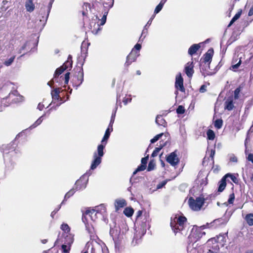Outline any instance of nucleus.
Segmentation results:
<instances>
[{
    "mask_svg": "<svg viewBox=\"0 0 253 253\" xmlns=\"http://www.w3.org/2000/svg\"><path fill=\"white\" fill-rule=\"evenodd\" d=\"M155 164L152 161H150L148 164V166L147 168V170L150 171L153 170L155 168Z\"/></svg>",
    "mask_w": 253,
    "mask_h": 253,
    "instance_id": "obj_42",
    "label": "nucleus"
},
{
    "mask_svg": "<svg viewBox=\"0 0 253 253\" xmlns=\"http://www.w3.org/2000/svg\"><path fill=\"white\" fill-rule=\"evenodd\" d=\"M224 177H225L226 180L227 178L230 177V179L232 180V181L234 182V183H236L238 182V179L237 177L233 174L227 173L224 176Z\"/></svg>",
    "mask_w": 253,
    "mask_h": 253,
    "instance_id": "obj_34",
    "label": "nucleus"
},
{
    "mask_svg": "<svg viewBox=\"0 0 253 253\" xmlns=\"http://www.w3.org/2000/svg\"><path fill=\"white\" fill-rule=\"evenodd\" d=\"M111 127H108L106 129L105 134L101 140V144L97 147V152L93 153V160L91 163L90 169H94L101 163V158L104 155L103 150L107 144V141L108 139L111 132Z\"/></svg>",
    "mask_w": 253,
    "mask_h": 253,
    "instance_id": "obj_2",
    "label": "nucleus"
},
{
    "mask_svg": "<svg viewBox=\"0 0 253 253\" xmlns=\"http://www.w3.org/2000/svg\"><path fill=\"white\" fill-rule=\"evenodd\" d=\"M79 74H80V83H79V84L77 85V88L80 85V84L82 83L83 80H84V78H83V76H84V75H83V71H82L81 73H79Z\"/></svg>",
    "mask_w": 253,
    "mask_h": 253,
    "instance_id": "obj_49",
    "label": "nucleus"
},
{
    "mask_svg": "<svg viewBox=\"0 0 253 253\" xmlns=\"http://www.w3.org/2000/svg\"><path fill=\"white\" fill-rule=\"evenodd\" d=\"M69 75H70L69 72L66 73V74L65 75V77H64L65 84H68L69 80Z\"/></svg>",
    "mask_w": 253,
    "mask_h": 253,
    "instance_id": "obj_46",
    "label": "nucleus"
},
{
    "mask_svg": "<svg viewBox=\"0 0 253 253\" xmlns=\"http://www.w3.org/2000/svg\"><path fill=\"white\" fill-rule=\"evenodd\" d=\"M223 125V121L221 119H217L214 122V126L217 128L220 129L221 128Z\"/></svg>",
    "mask_w": 253,
    "mask_h": 253,
    "instance_id": "obj_36",
    "label": "nucleus"
},
{
    "mask_svg": "<svg viewBox=\"0 0 253 253\" xmlns=\"http://www.w3.org/2000/svg\"><path fill=\"white\" fill-rule=\"evenodd\" d=\"M148 159V156L143 158L141 159V164L144 165V166H146V164L147 163Z\"/></svg>",
    "mask_w": 253,
    "mask_h": 253,
    "instance_id": "obj_50",
    "label": "nucleus"
},
{
    "mask_svg": "<svg viewBox=\"0 0 253 253\" xmlns=\"http://www.w3.org/2000/svg\"><path fill=\"white\" fill-rule=\"evenodd\" d=\"M156 123L159 126H166L167 123L163 117L161 115H158L156 118Z\"/></svg>",
    "mask_w": 253,
    "mask_h": 253,
    "instance_id": "obj_23",
    "label": "nucleus"
},
{
    "mask_svg": "<svg viewBox=\"0 0 253 253\" xmlns=\"http://www.w3.org/2000/svg\"><path fill=\"white\" fill-rule=\"evenodd\" d=\"M101 249L103 253H107V249L106 247L104 245V247H101Z\"/></svg>",
    "mask_w": 253,
    "mask_h": 253,
    "instance_id": "obj_63",
    "label": "nucleus"
},
{
    "mask_svg": "<svg viewBox=\"0 0 253 253\" xmlns=\"http://www.w3.org/2000/svg\"><path fill=\"white\" fill-rule=\"evenodd\" d=\"M175 86L181 91H185V88L183 86V80L180 73H179L176 77Z\"/></svg>",
    "mask_w": 253,
    "mask_h": 253,
    "instance_id": "obj_13",
    "label": "nucleus"
},
{
    "mask_svg": "<svg viewBox=\"0 0 253 253\" xmlns=\"http://www.w3.org/2000/svg\"><path fill=\"white\" fill-rule=\"evenodd\" d=\"M15 58V56H13L8 59L7 60H5L4 62L3 63L4 65L6 66H10L12 63L13 62L14 59Z\"/></svg>",
    "mask_w": 253,
    "mask_h": 253,
    "instance_id": "obj_33",
    "label": "nucleus"
},
{
    "mask_svg": "<svg viewBox=\"0 0 253 253\" xmlns=\"http://www.w3.org/2000/svg\"><path fill=\"white\" fill-rule=\"evenodd\" d=\"M214 73H211L210 71H206V72H202V75L204 76H211L213 75Z\"/></svg>",
    "mask_w": 253,
    "mask_h": 253,
    "instance_id": "obj_53",
    "label": "nucleus"
},
{
    "mask_svg": "<svg viewBox=\"0 0 253 253\" xmlns=\"http://www.w3.org/2000/svg\"><path fill=\"white\" fill-rule=\"evenodd\" d=\"M147 33H148V28H146V26H144V29L142 32L141 35L139 38V41H143L144 39V38L146 37Z\"/></svg>",
    "mask_w": 253,
    "mask_h": 253,
    "instance_id": "obj_32",
    "label": "nucleus"
},
{
    "mask_svg": "<svg viewBox=\"0 0 253 253\" xmlns=\"http://www.w3.org/2000/svg\"><path fill=\"white\" fill-rule=\"evenodd\" d=\"M242 53H240L238 54L237 56H234L232 62V65L230 67V69L235 71L238 68L242 62Z\"/></svg>",
    "mask_w": 253,
    "mask_h": 253,
    "instance_id": "obj_12",
    "label": "nucleus"
},
{
    "mask_svg": "<svg viewBox=\"0 0 253 253\" xmlns=\"http://www.w3.org/2000/svg\"><path fill=\"white\" fill-rule=\"evenodd\" d=\"M226 180L225 179V177L224 176L222 178L220 181L219 182V186L218 188V192H222L226 186Z\"/></svg>",
    "mask_w": 253,
    "mask_h": 253,
    "instance_id": "obj_22",
    "label": "nucleus"
},
{
    "mask_svg": "<svg viewBox=\"0 0 253 253\" xmlns=\"http://www.w3.org/2000/svg\"><path fill=\"white\" fill-rule=\"evenodd\" d=\"M29 44V42H25L22 46L21 47H20L18 50V53H21L24 50H27V46Z\"/></svg>",
    "mask_w": 253,
    "mask_h": 253,
    "instance_id": "obj_41",
    "label": "nucleus"
},
{
    "mask_svg": "<svg viewBox=\"0 0 253 253\" xmlns=\"http://www.w3.org/2000/svg\"><path fill=\"white\" fill-rule=\"evenodd\" d=\"M23 100V97L20 95L17 90H13L9 93L8 96L1 100V104L4 106H7L5 102L7 100L11 103H16L21 102Z\"/></svg>",
    "mask_w": 253,
    "mask_h": 253,
    "instance_id": "obj_5",
    "label": "nucleus"
},
{
    "mask_svg": "<svg viewBox=\"0 0 253 253\" xmlns=\"http://www.w3.org/2000/svg\"><path fill=\"white\" fill-rule=\"evenodd\" d=\"M213 53V50L212 49H210L204 55V61L205 63H208V67H210L209 64L211 61Z\"/></svg>",
    "mask_w": 253,
    "mask_h": 253,
    "instance_id": "obj_16",
    "label": "nucleus"
},
{
    "mask_svg": "<svg viewBox=\"0 0 253 253\" xmlns=\"http://www.w3.org/2000/svg\"><path fill=\"white\" fill-rule=\"evenodd\" d=\"M208 138L209 140H212L215 138V134L213 130L209 129L207 132Z\"/></svg>",
    "mask_w": 253,
    "mask_h": 253,
    "instance_id": "obj_31",
    "label": "nucleus"
},
{
    "mask_svg": "<svg viewBox=\"0 0 253 253\" xmlns=\"http://www.w3.org/2000/svg\"><path fill=\"white\" fill-rule=\"evenodd\" d=\"M235 199L234 194L232 193L230 195L229 198L228 200V202L229 204H231L233 203L234 200Z\"/></svg>",
    "mask_w": 253,
    "mask_h": 253,
    "instance_id": "obj_45",
    "label": "nucleus"
},
{
    "mask_svg": "<svg viewBox=\"0 0 253 253\" xmlns=\"http://www.w3.org/2000/svg\"><path fill=\"white\" fill-rule=\"evenodd\" d=\"M205 201L204 197L201 196L194 199L190 197L188 203L190 208L194 211H199L203 207Z\"/></svg>",
    "mask_w": 253,
    "mask_h": 253,
    "instance_id": "obj_4",
    "label": "nucleus"
},
{
    "mask_svg": "<svg viewBox=\"0 0 253 253\" xmlns=\"http://www.w3.org/2000/svg\"><path fill=\"white\" fill-rule=\"evenodd\" d=\"M66 66L63 65L60 68L57 69L55 71L54 78H55L57 76L61 74L66 70Z\"/></svg>",
    "mask_w": 253,
    "mask_h": 253,
    "instance_id": "obj_29",
    "label": "nucleus"
},
{
    "mask_svg": "<svg viewBox=\"0 0 253 253\" xmlns=\"http://www.w3.org/2000/svg\"><path fill=\"white\" fill-rule=\"evenodd\" d=\"M83 10L82 12V14L84 16H85L87 14V8L90 9V4L87 2L84 3V5H83Z\"/></svg>",
    "mask_w": 253,
    "mask_h": 253,
    "instance_id": "obj_30",
    "label": "nucleus"
},
{
    "mask_svg": "<svg viewBox=\"0 0 253 253\" xmlns=\"http://www.w3.org/2000/svg\"><path fill=\"white\" fill-rule=\"evenodd\" d=\"M126 205V201L124 199H117L115 201L116 211H118L120 208Z\"/></svg>",
    "mask_w": 253,
    "mask_h": 253,
    "instance_id": "obj_19",
    "label": "nucleus"
},
{
    "mask_svg": "<svg viewBox=\"0 0 253 253\" xmlns=\"http://www.w3.org/2000/svg\"><path fill=\"white\" fill-rule=\"evenodd\" d=\"M146 166L141 164L140 166H138L136 170L133 172V174H135L137 172L144 170L146 169Z\"/></svg>",
    "mask_w": 253,
    "mask_h": 253,
    "instance_id": "obj_38",
    "label": "nucleus"
},
{
    "mask_svg": "<svg viewBox=\"0 0 253 253\" xmlns=\"http://www.w3.org/2000/svg\"><path fill=\"white\" fill-rule=\"evenodd\" d=\"M90 174L86 173L76 181L74 187L76 190H82L86 187L88 181V176Z\"/></svg>",
    "mask_w": 253,
    "mask_h": 253,
    "instance_id": "obj_9",
    "label": "nucleus"
},
{
    "mask_svg": "<svg viewBox=\"0 0 253 253\" xmlns=\"http://www.w3.org/2000/svg\"><path fill=\"white\" fill-rule=\"evenodd\" d=\"M110 234L112 237L115 244H117L119 243V242L123 239L124 231H121L120 228L118 229L116 227L110 229Z\"/></svg>",
    "mask_w": 253,
    "mask_h": 253,
    "instance_id": "obj_8",
    "label": "nucleus"
},
{
    "mask_svg": "<svg viewBox=\"0 0 253 253\" xmlns=\"http://www.w3.org/2000/svg\"><path fill=\"white\" fill-rule=\"evenodd\" d=\"M60 209V206H59V207H58V209H57V211H53L51 213V216L53 218V216L54 215H55V214H56V213L59 210V209Z\"/></svg>",
    "mask_w": 253,
    "mask_h": 253,
    "instance_id": "obj_60",
    "label": "nucleus"
},
{
    "mask_svg": "<svg viewBox=\"0 0 253 253\" xmlns=\"http://www.w3.org/2000/svg\"><path fill=\"white\" fill-rule=\"evenodd\" d=\"M164 134L163 133H160L156 135L153 138H152L150 141L151 143H154L158 141Z\"/></svg>",
    "mask_w": 253,
    "mask_h": 253,
    "instance_id": "obj_39",
    "label": "nucleus"
},
{
    "mask_svg": "<svg viewBox=\"0 0 253 253\" xmlns=\"http://www.w3.org/2000/svg\"><path fill=\"white\" fill-rule=\"evenodd\" d=\"M166 161L172 166H176L179 162V159L177 155V151L170 153L167 157Z\"/></svg>",
    "mask_w": 253,
    "mask_h": 253,
    "instance_id": "obj_10",
    "label": "nucleus"
},
{
    "mask_svg": "<svg viewBox=\"0 0 253 253\" xmlns=\"http://www.w3.org/2000/svg\"><path fill=\"white\" fill-rule=\"evenodd\" d=\"M45 116V113L40 117L31 126H30L29 128L32 129L35 128L40 125L43 120V117Z\"/></svg>",
    "mask_w": 253,
    "mask_h": 253,
    "instance_id": "obj_24",
    "label": "nucleus"
},
{
    "mask_svg": "<svg viewBox=\"0 0 253 253\" xmlns=\"http://www.w3.org/2000/svg\"><path fill=\"white\" fill-rule=\"evenodd\" d=\"M241 10L240 11H239L234 15V16L232 18L236 21L237 19H238L240 18L241 15Z\"/></svg>",
    "mask_w": 253,
    "mask_h": 253,
    "instance_id": "obj_48",
    "label": "nucleus"
},
{
    "mask_svg": "<svg viewBox=\"0 0 253 253\" xmlns=\"http://www.w3.org/2000/svg\"><path fill=\"white\" fill-rule=\"evenodd\" d=\"M114 4V0H95L92 3L93 8L96 10L100 14V16L102 15L101 19H99V17L97 14L96 16V19H98L100 21L97 26H102L105 24L106 21V17L108 15V12L111 8H112Z\"/></svg>",
    "mask_w": 253,
    "mask_h": 253,
    "instance_id": "obj_1",
    "label": "nucleus"
},
{
    "mask_svg": "<svg viewBox=\"0 0 253 253\" xmlns=\"http://www.w3.org/2000/svg\"><path fill=\"white\" fill-rule=\"evenodd\" d=\"M206 226L203 225L201 227L194 226L191 230V233L188 238L191 242H196L200 239L203 235L205 234L204 232H202V230L205 228Z\"/></svg>",
    "mask_w": 253,
    "mask_h": 253,
    "instance_id": "obj_6",
    "label": "nucleus"
},
{
    "mask_svg": "<svg viewBox=\"0 0 253 253\" xmlns=\"http://www.w3.org/2000/svg\"><path fill=\"white\" fill-rule=\"evenodd\" d=\"M164 4L165 3L162 1H160V3L156 6L154 10L155 14L158 13L162 10Z\"/></svg>",
    "mask_w": 253,
    "mask_h": 253,
    "instance_id": "obj_35",
    "label": "nucleus"
},
{
    "mask_svg": "<svg viewBox=\"0 0 253 253\" xmlns=\"http://www.w3.org/2000/svg\"><path fill=\"white\" fill-rule=\"evenodd\" d=\"M234 108L233 96L229 97L224 103V109L228 111L232 110Z\"/></svg>",
    "mask_w": 253,
    "mask_h": 253,
    "instance_id": "obj_18",
    "label": "nucleus"
},
{
    "mask_svg": "<svg viewBox=\"0 0 253 253\" xmlns=\"http://www.w3.org/2000/svg\"><path fill=\"white\" fill-rule=\"evenodd\" d=\"M194 65L193 62H188L185 66L184 70L187 76L190 78L194 74Z\"/></svg>",
    "mask_w": 253,
    "mask_h": 253,
    "instance_id": "obj_15",
    "label": "nucleus"
},
{
    "mask_svg": "<svg viewBox=\"0 0 253 253\" xmlns=\"http://www.w3.org/2000/svg\"><path fill=\"white\" fill-rule=\"evenodd\" d=\"M44 108V105L42 104H41V103H40L38 105V107L37 108L40 110V111H42Z\"/></svg>",
    "mask_w": 253,
    "mask_h": 253,
    "instance_id": "obj_61",
    "label": "nucleus"
},
{
    "mask_svg": "<svg viewBox=\"0 0 253 253\" xmlns=\"http://www.w3.org/2000/svg\"><path fill=\"white\" fill-rule=\"evenodd\" d=\"M253 15V5L251 7V8L249 11V13H248V15L249 16H252Z\"/></svg>",
    "mask_w": 253,
    "mask_h": 253,
    "instance_id": "obj_62",
    "label": "nucleus"
},
{
    "mask_svg": "<svg viewBox=\"0 0 253 253\" xmlns=\"http://www.w3.org/2000/svg\"><path fill=\"white\" fill-rule=\"evenodd\" d=\"M91 211L92 212V214H98L101 217L106 212V209L104 204H100L98 206H96L94 209H91Z\"/></svg>",
    "mask_w": 253,
    "mask_h": 253,
    "instance_id": "obj_14",
    "label": "nucleus"
},
{
    "mask_svg": "<svg viewBox=\"0 0 253 253\" xmlns=\"http://www.w3.org/2000/svg\"><path fill=\"white\" fill-rule=\"evenodd\" d=\"M247 159L249 161L251 162L253 164V154H252V153L249 154L248 155Z\"/></svg>",
    "mask_w": 253,
    "mask_h": 253,
    "instance_id": "obj_52",
    "label": "nucleus"
},
{
    "mask_svg": "<svg viewBox=\"0 0 253 253\" xmlns=\"http://www.w3.org/2000/svg\"><path fill=\"white\" fill-rule=\"evenodd\" d=\"M26 10L29 12H32L35 9V5L33 1H28L25 4Z\"/></svg>",
    "mask_w": 253,
    "mask_h": 253,
    "instance_id": "obj_25",
    "label": "nucleus"
},
{
    "mask_svg": "<svg viewBox=\"0 0 253 253\" xmlns=\"http://www.w3.org/2000/svg\"><path fill=\"white\" fill-rule=\"evenodd\" d=\"M91 211V209H88L85 211L84 217L87 220H88L89 218L92 221H95L96 218L101 217L98 214H92Z\"/></svg>",
    "mask_w": 253,
    "mask_h": 253,
    "instance_id": "obj_17",
    "label": "nucleus"
},
{
    "mask_svg": "<svg viewBox=\"0 0 253 253\" xmlns=\"http://www.w3.org/2000/svg\"><path fill=\"white\" fill-rule=\"evenodd\" d=\"M207 86L206 85H202L200 88V92L204 93L206 91Z\"/></svg>",
    "mask_w": 253,
    "mask_h": 253,
    "instance_id": "obj_54",
    "label": "nucleus"
},
{
    "mask_svg": "<svg viewBox=\"0 0 253 253\" xmlns=\"http://www.w3.org/2000/svg\"><path fill=\"white\" fill-rule=\"evenodd\" d=\"M214 154H215V151L213 150H211V152L210 157L213 159Z\"/></svg>",
    "mask_w": 253,
    "mask_h": 253,
    "instance_id": "obj_64",
    "label": "nucleus"
},
{
    "mask_svg": "<svg viewBox=\"0 0 253 253\" xmlns=\"http://www.w3.org/2000/svg\"><path fill=\"white\" fill-rule=\"evenodd\" d=\"M166 184V181H163L162 183L159 184L158 185H157V188L158 189H160V188H162L164 185H165Z\"/></svg>",
    "mask_w": 253,
    "mask_h": 253,
    "instance_id": "obj_59",
    "label": "nucleus"
},
{
    "mask_svg": "<svg viewBox=\"0 0 253 253\" xmlns=\"http://www.w3.org/2000/svg\"><path fill=\"white\" fill-rule=\"evenodd\" d=\"M155 17V15H153L149 20L147 22V24L145 26H146V28H148V27L151 24L152 21Z\"/></svg>",
    "mask_w": 253,
    "mask_h": 253,
    "instance_id": "obj_51",
    "label": "nucleus"
},
{
    "mask_svg": "<svg viewBox=\"0 0 253 253\" xmlns=\"http://www.w3.org/2000/svg\"><path fill=\"white\" fill-rule=\"evenodd\" d=\"M114 120H115L114 119L111 118L110 122V124L108 126V127H111V131H113V124L114 122Z\"/></svg>",
    "mask_w": 253,
    "mask_h": 253,
    "instance_id": "obj_55",
    "label": "nucleus"
},
{
    "mask_svg": "<svg viewBox=\"0 0 253 253\" xmlns=\"http://www.w3.org/2000/svg\"><path fill=\"white\" fill-rule=\"evenodd\" d=\"M131 101V98H124L123 102L125 105H126L128 102H130Z\"/></svg>",
    "mask_w": 253,
    "mask_h": 253,
    "instance_id": "obj_56",
    "label": "nucleus"
},
{
    "mask_svg": "<svg viewBox=\"0 0 253 253\" xmlns=\"http://www.w3.org/2000/svg\"><path fill=\"white\" fill-rule=\"evenodd\" d=\"M230 161L232 162L237 163L238 159L234 155L232 154L230 157Z\"/></svg>",
    "mask_w": 253,
    "mask_h": 253,
    "instance_id": "obj_47",
    "label": "nucleus"
},
{
    "mask_svg": "<svg viewBox=\"0 0 253 253\" xmlns=\"http://www.w3.org/2000/svg\"><path fill=\"white\" fill-rule=\"evenodd\" d=\"M60 92V90L59 88H56L51 91V94L53 100H60V101H62V98L59 96Z\"/></svg>",
    "mask_w": 253,
    "mask_h": 253,
    "instance_id": "obj_20",
    "label": "nucleus"
},
{
    "mask_svg": "<svg viewBox=\"0 0 253 253\" xmlns=\"http://www.w3.org/2000/svg\"><path fill=\"white\" fill-rule=\"evenodd\" d=\"M200 44H194L191 45L188 49V54L190 55H193L196 53L197 50L200 48Z\"/></svg>",
    "mask_w": 253,
    "mask_h": 253,
    "instance_id": "obj_21",
    "label": "nucleus"
},
{
    "mask_svg": "<svg viewBox=\"0 0 253 253\" xmlns=\"http://www.w3.org/2000/svg\"><path fill=\"white\" fill-rule=\"evenodd\" d=\"M165 145V143H163V144H160V145L159 147H156L152 154V157H155L157 156L158 155V153Z\"/></svg>",
    "mask_w": 253,
    "mask_h": 253,
    "instance_id": "obj_28",
    "label": "nucleus"
},
{
    "mask_svg": "<svg viewBox=\"0 0 253 253\" xmlns=\"http://www.w3.org/2000/svg\"><path fill=\"white\" fill-rule=\"evenodd\" d=\"M76 189L75 187L71 189L69 192H68L65 195V199H68L70 197H71L75 193L76 191Z\"/></svg>",
    "mask_w": 253,
    "mask_h": 253,
    "instance_id": "obj_37",
    "label": "nucleus"
},
{
    "mask_svg": "<svg viewBox=\"0 0 253 253\" xmlns=\"http://www.w3.org/2000/svg\"><path fill=\"white\" fill-rule=\"evenodd\" d=\"M60 229L64 232L63 236L64 240L63 241L64 244L62 245L61 248L63 253H68L71 250V245L74 242V236L70 233V228L66 223H63Z\"/></svg>",
    "mask_w": 253,
    "mask_h": 253,
    "instance_id": "obj_3",
    "label": "nucleus"
},
{
    "mask_svg": "<svg viewBox=\"0 0 253 253\" xmlns=\"http://www.w3.org/2000/svg\"><path fill=\"white\" fill-rule=\"evenodd\" d=\"M139 56L138 52L134 50L133 49L131 52L126 57V62L125 64V66H129L133 62L136 61L137 57Z\"/></svg>",
    "mask_w": 253,
    "mask_h": 253,
    "instance_id": "obj_11",
    "label": "nucleus"
},
{
    "mask_svg": "<svg viewBox=\"0 0 253 253\" xmlns=\"http://www.w3.org/2000/svg\"><path fill=\"white\" fill-rule=\"evenodd\" d=\"M134 211L132 208L127 207L125 209L124 213L127 217H130L132 215Z\"/></svg>",
    "mask_w": 253,
    "mask_h": 253,
    "instance_id": "obj_27",
    "label": "nucleus"
},
{
    "mask_svg": "<svg viewBox=\"0 0 253 253\" xmlns=\"http://www.w3.org/2000/svg\"><path fill=\"white\" fill-rule=\"evenodd\" d=\"M186 221V217L179 216L176 221H171L170 226L174 233L176 234L178 231H182L184 228V224Z\"/></svg>",
    "mask_w": 253,
    "mask_h": 253,
    "instance_id": "obj_7",
    "label": "nucleus"
},
{
    "mask_svg": "<svg viewBox=\"0 0 253 253\" xmlns=\"http://www.w3.org/2000/svg\"><path fill=\"white\" fill-rule=\"evenodd\" d=\"M117 109H118V107L116 106L115 107V108L114 110L113 111V112L112 114L111 119H115V116H116V113Z\"/></svg>",
    "mask_w": 253,
    "mask_h": 253,
    "instance_id": "obj_57",
    "label": "nucleus"
},
{
    "mask_svg": "<svg viewBox=\"0 0 253 253\" xmlns=\"http://www.w3.org/2000/svg\"><path fill=\"white\" fill-rule=\"evenodd\" d=\"M121 231H124V234L126 233V232L128 230V228L127 226L126 225V223H122L121 226Z\"/></svg>",
    "mask_w": 253,
    "mask_h": 253,
    "instance_id": "obj_44",
    "label": "nucleus"
},
{
    "mask_svg": "<svg viewBox=\"0 0 253 253\" xmlns=\"http://www.w3.org/2000/svg\"><path fill=\"white\" fill-rule=\"evenodd\" d=\"M141 48V45L139 43H137L135 44V45L134 46V48H133L134 50V49L137 50H139Z\"/></svg>",
    "mask_w": 253,
    "mask_h": 253,
    "instance_id": "obj_58",
    "label": "nucleus"
},
{
    "mask_svg": "<svg viewBox=\"0 0 253 253\" xmlns=\"http://www.w3.org/2000/svg\"><path fill=\"white\" fill-rule=\"evenodd\" d=\"M240 92V89L239 87L237 88L234 90V97L235 99H238L239 98V95Z\"/></svg>",
    "mask_w": 253,
    "mask_h": 253,
    "instance_id": "obj_43",
    "label": "nucleus"
},
{
    "mask_svg": "<svg viewBox=\"0 0 253 253\" xmlns=\"http://www.w3.org/2000/svg\"><path fill=\"white\" fill-rule=\"evenodd\" d=\"M185 112V109L182 105H179L176 109V113L178 114H183Z\"/></svg>",
    "mask_w": 253,
    "mask_h": 253,
    "instance_id": "obj_40",
    "label": "nucleus"
},
{
    "mask_svg": "<svg viewBox=\"0 0 253 253\" xmlns=\"http://www.w3.org/2000/svg\"><path fill=\"white\" fill-rule=\"evenodd\" d=\"M245 220L249 225H253V213L247 214L245 217Z\"/></svg>",
    "mask_w": 253,
    "mask_h": 253,
    "instance_id": "obj_26",
    "label": "nucleus"
}]
</instances>
